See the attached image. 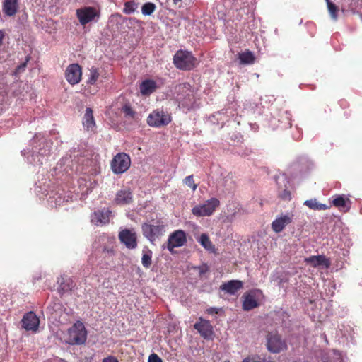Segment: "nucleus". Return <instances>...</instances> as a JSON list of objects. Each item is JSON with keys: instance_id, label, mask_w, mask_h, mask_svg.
<instances>
[{"instance_id": "obj_35", "label": "nucleus", "mask_w": 362, "mask_h": 362, "mask_svg": "<svg viewBox=\"0 0 362 362\" xmlns=\"http://www.w3.org/2000/svg\"><path fill=\"white\" fill-rule=\"evenodd\" d=\"M349 5L354 11L360 12L362 10V0H351Z\"/></svg>"}, {"instance_id": "obj_41", "label": "nucleus", "mask_w": 362, "mask_h": 362, "mask_svg": "<svg viewBox=\"0 0 362 362\" xmlns=\"http://www.w3.org/2000/svg\"><path fill=\"white\" fill-rule=\"evenodd\" d=\"M5 37V32L2 30H0V47L3 44V40Z\"/></svg>"}, {"instance_id": "obj_28", "label": "nucleus", "mask_w": 362, "mask_h": 362, "mask_svg": "<svg viewBox=\"0 0 362 362\" xmlns=\"http://www.w3.org/2000/svg\"><path fill=\"white\" fill-rule=\"evenodd\" d=\"M199 242L206 250L209 251L210 252L214 253L216 252L214 245L212 244L211 240L206 234L202 233L200 235Z\"/></svg>"}, {"instance_id": "obj_7", "label": "nucleus", "mask_w": 362, "mask_h": 362, "mask_svg": "<svg viewBox=\"0 0 362 362\" xmlns=\"http://www.w3.org/2000/svg\"><path fill=\"white\" fill-rule=\"evenodd\" d=\"M170 121V115L162 109H157L153 110L147 118L148 124L155 127L165 126L168 124Z\"/></svg>"}, {"instance_id": "obj_23", "label": "nucleus", "mask_w": 362, "mask_h": 362, "mask_svg": "<svg viewBox=\"0 0 362 362\" xmlns=\"http://www.w3.org/2000/svg\"><path fill=\"white\" fill-rule=\"evenodd\" d=\"M157 88L156 83L153 80H144L139 86L140 93L143 95H149Z\"/></svg>"}, {"instance_id": "obj_32", "label": "nucleus", "mask_w": 362, "mask_h": 362, "mask_svg": "<svg viewBox=\"0 0 362 362\" xmlns=\"http://www.w3.org/2000/svg\"><path fill=\"white\" fill-rule=\"evenodd\" d=\"M327 6V9L331 16L332 18L334 20H337V6L331 1V0H325Z\"/></svg>"}, {"instance_id": "obj_37", "label": "nucleus", "mask_w": 362, "mask_h": 362, "mask_svg": "<svg viewBox=\"0 0 362 362\" xmlns=\"http://www.w3.org/2000/svg\"><path fill=\"white\" fill-rule=\"evenodd\" d=\"M184 182L189 187L192 188L193 191L196 190L197 185L194 183L193 175L187 176L184 180Z\"/></svg>"}, {"instance_id": "obj_3", "label": "nucleus", "mask_w": 362, "mask_h": 362, "mask_svg": "<svg viewBox=\"0 0 362 362\" xmlns=\"http://www.w3.org/2000/svg\"><path fill=\"white\" fill-rule=\"evenodd\" d=\"M266 346L267 350L272 354H279L287 351L288 344L286 339L277 332H268L266 336Z\"/></svg>"}, {"instance_id": "obj_8", "label": "nucleus", "mask_w": 362, "mask_h": 362, "mask_svg": "<svg viewBox=\"0 0 362 362\" xmlns=\"http://www.w3.org/2000/svg\"><path fill=\"white\" fill-rule=\"evenodd\" d=\"M219 204L220 202L217 198H211L204 204L193 207L192 212L196 216H209L214 212Z\"/></svg>"}, {"instance_id": "obj_36", "label": "nucleus", "mask_w": 362, "mask_h": 362, "mask_svg": "<svg viewBox=\"0 0 362 362\" xmlns=\"http://www.w3.org/2000/svg\"><path fill=\"white\" fill-rule=\"evenodd\" d=\"M278 196L279 198L285 201H290L291 199V192L287 188L283 189L282 190L279 189Z\"/></svg>"}, {"instance_id": "obj_29", "label": "nucleus", "mask_w": 362, "mask_h": 362, "mask_svg": "<svg viewBox=\"0 0 362 362\" xmlns=\"http://www.w3.org/2000/svg\"><path fill=\"white\" fill-rule=\"evenodd\" d=\"M239 59L241 64H251L255 62V56L250 51H246L239 54Z\"/></svg>"}, {"instance_id": "obj_30", "label": "nucleus", "mask_w": 362, "mask_h": 362, "mask_svg": "<svg viewBox=\"0 0 362 362\" xmlns=\"http://www.w3.org/2000/svg\"><path fill=\"white\" fill-rule=\"evenodd\" d=\"M121 111L127 119H136L137 118V113L128 103H126L122 106Z\"/></svg>"}, {"instance_id": "obj_6", "label": "nucleus", "mask_w": 362, "mask_h": 362, "mask_svg": "<svg viewBox=\"0 0 362 362\" xmlns=\"http://www.w3.org/2000/svg\"><path fill=\"white\" fill-rule=\"evenodd\" d=\"M131 159L125 153H119L112 158L110 166L115 174H122L126 172L130 167Z\"/></svg>"}, {"instance_id": "obj_45", "label": "nucleus", "mask_w": 362, "mask_h": 362, "mask_svg": "<svg viewBox=\"0 0 362 362\" xmlns=\"http://www.w3.org/2000/svg\"><path fill=\"white\" fill-rule=\"evenodd\" d=\"M206 271V269L205 271H204V270H202H202L200 271V274H203V273H204Z\"/></svg>"}, {"instance_id": "obj_10", "label": "nucleus", "mask_w": 362, "mask_h": 362, "mask_svg": "<svg viewBox=\"0 0 362 362\" xmlns=\"http://www.w3.org/2000/svg\"><path fill=\"white\" fill-rule=\"evenodd\" d=\"M187 242L186 233L182 230H177L172 233L168 240V250L173 252L175 247L183 246Z\"/></svg>"}, {"instance_id": "obj_25", "label": "nucleus", "mask_w": 362, "mask_h": 362, "mask_svg": "<svg viewBox=\"0 0 362 362\" xmlns=\"http://www.w3.org/2000/svg\"><path fill=\"white\" fill-rule=\"evenodd\" d=\"M83 124L87 129H92L95 125L93 110L90 107H87L86 110Z\"/></svg>"}, {"instance_id": "obj_18", "label": "nucleus", "mask_w": 362, "mask_h": 362, "mask_svg": "<svg viewBox=\"0 0 362 362\" xmlns=\"http://www.w3.org/2000/svg\"><path fill=\"white\" fill-rule=\"evenodd\" d=\"M18 8V0H4L2 3V11L5 16H15Z\"/></svg>"}, {"instance_id": "obj_5", "label": "nucleus", "mask_w": 362, "mask_h": 362, "mask_svg": "<svg viewBox=\"0 0 362 362\" xmlns=\"http://www.w3.org/2000/svg\"><path fill=\"white\" fill-rule=\"evenodd\" d=\"M157 223L155 225L144 223L141 225L143 235L153 244L163 235L165 229V225L161 221H158Z\"/></svg>"}, {"instance_id": "obj_34", "label": "nucleus", "mask_w": 362, "mask_h": 362, "mask_svg": "<svg viewBox=\"0 0 362 362\" xmlns=\"http://www.w3.org/2000/svg\"><path fill=\"white\" fill-rule=\"evenodd\" d=\"M98 76H99V73H98V70L96 69L92 68L90 70V76H89L88 81H87L88 83L91 84V85L94 84L96 82V81L98 80Z\"/></svg>"}, {"instance_id": "obj_12", "label": "nucleus", "mask_w": 362, "mask_h": 362, "mask_svg": "<svg viewBox=\"0 0 362 362\" xmlns=\"http://www.w3.org/2000/svg\"><path fill=\"white\" fill-rule=\"evenodd\" d=\"M21 322L25 330L36 332L39 327L40 320L34 312L30 311L23 315Z\"/></svg>"}, {"instance_id": "obj_15", "label": "nucleus", "mask_w": 362, "mask_h": 362, "mask_svg": "<svg viewBox=\"0 0 362 362\" xmlns=\"http://www.w3.org/2000/svg\"><path fill=\"white\" fill-rule=\"evenodd\" d=\"M133 202L132 192L129 188L119 190L115 195L114 203L117 205H128Z\"/></svg>"}, {"instance_id": "obj_31", "label": "nucleus", "mask_w": 362, "mask_h": 362, "mask_svg": "<svg viewBox=\"0 0 362 362\" xmlns=\"http://www.w3.org/2000/svg\"><path fill=\"white\" fill-rule=\"evenodd\" d=\"M138 8L137 4L134 1H129L124 3L123 12L125 14L133 13Z\"/></svg>"}, {"instance_id": "obj_42", "label": "nucleus", "mask_w": 362, "mask_h": 362, "mask_svg": "<svg viewBox=\"0 0 362 362\" xmlns=\"http://www.w3.org/2000/svg\"><path fill=\"white\" fill-rule=\"evenodd\" d=\"M25 66H26V63H23L21 65L18 66L16 69V72H20L22 70H23L25 69Z\"/></svg>"}, {"instance_id": "obj_20", "label": "nucleus", "mask_w": 362, "mask_h": 362, "mask_svg": "<svg viewBox=\"0 0 362 362\" xmlns=\"http://www.w3.org/2000/svg\"><path fill=\"white\" fill-rule=\"evenodd\" d=\"M305 262L312 266L313 267H317L319 266H324L329 268L330 266V261L323 255H313L305 259Z\"/></svg>"}, {"instance_id": "obj_43", "label": "nucleus", "mask_w": 362, "mask_h": 362, "mask_svg": "<svg viewBox=\"0 0 362 362\" xmlns=\"http://www.w3.org/2000/svg\"><path fill=\"white\" fill-rule=\"evenodd\" d=\"M208 313H216L217 314L218 313V310L215 308H211L209 309H208Z\"/></svg>"}, {"instance_id": "obj_26", "label": "nucleus", "mask_w": 362, "mask_h": 362, "mask_svg": "<svg viewBox=\"0 0 362 362\" xmlns=\"http://www.w3.org/2000/svg\"><path fill=\"white\" fill-rule=\"evenodd\" d=\"M142 252L141 264L144 267L148 269L152 264L153 252L148 247H144Z\"/></svg>"}, {"instance_id": "obj_39", "label": "nucleus", "mask_w": 362, "mask_h": 362, "mask_svg": "<svg viewBox=\"0 0 362 362\" xmlns=\"http://www.w3.org/2000/svg\"><path fill=\"white\" fill-rule=\"evenodd\" d=\"M148 362H163V361L156 354H152L148 357Z\"/></svg>"}, {"instance_id": "obj_17", "label": "nucleus", "mask_w": 362, "mask_h": 362, "mask_svg": "<svg viewBox=\"0 0 362 362\" xmlns=\"http://www.w3.org/2000/svg\"><path fill=\"white\" fill-rule=\"evenodd\" d=\"M194 327L204 339H209L213 334V328L209 320L199 318V322H196Z\"/></svg>"}, {"instance_id": "obj_9", "label": "nucleus", "mask_w": 362, "mask_h": 362, "mask_svg": "<svg viewBox=\"0 0 362 362\" xmlns=\"http://www.w3.org/2000/svg\"><path fill=\"white\" fill-rule=\"evenodd\" d=\"M82 69L78 64H69L65 71V78L67 82L74 86L79 83L81 80Z\"/></svg>"}, {"instance_id": "obj_2", "label": "nucleus", "mask_w": 362, "mask_h": 362, "mask_svg": "<svg viewBox=\"0 0 362 362\" xmlns=\"http://www.w3.org/2000/svg\"><path fill=\"white\" fill-rule=\"evenodd\" d=\"M175 66L180 70H192L197 64V59L192 52L185 50H178L173 57Z\"/></svg>"}, {"instance_id": "obj_13", "label": "nucleus", "mask_w": 362, "mask_h": 362, "mask_svg": "<svg viewBox=\"0 0 362 362\" xmlns=\"http://www.w3.org/2000/svg\"><path fill=\"white\" fill-rule=\"evenodd\" d=\"M257 293H262V291L260 290H253L244 294L243 309L245 311H250L259 306V304L256 298Z\"/></svg>"}, {"instance_id": "obj_38", "label": "nucleus", "mask_w": 362, "mask_h": 362, "mask_svg": "<svg viewBox=\"0 0 362 362\" xmlns=\"http://www.w3.org/2000/svg\"><path fill=\"white\" fill-rule=\"evenodd\" d=\"M243 362H265V360H262L261 357L258 355H253L245 358Z\"/></svg>"}, {"instance_id": "obj_14", "label": "nucleus", "mask_w": 362, "mask_h": 362, "mask_svg": "<svg viewBox=\"0 0 362 362\" xmlns=\"http://www.w3.org/2000/svg\"><path fill=\"white\" fill-rule=\"evenodd\" d=\"M178 89L185 93V95L182 93L177 95L179 103L185 106L190 105L194 100V95L192 90L190 89V85L188 83L180 85Z\"/></svg>"}, {"instance_id": "obj_40", "label": "nucleus", "mask_w": 362, "mask_h": 362, "mask_svg": "<svg viewBox=\"0 0 362 362\" xmlns=\"http://www.w3.org/2000/svg\"><path fill=\"white\" fill-rule=\"evenodd\" d=\"M102 362H119L118 360L112 356H109L103 359Z\"/></svg>"}, {"instance_id": "obj_44", "label": "nucleus", "mask_w": 362, "mask_h": 362, "mask_svg": "<svg viewBox=\"0 0 362 362\" xmlns=\"http://www.w3.org/2000/svg\"><path fill=\"white\" fill-rule=\"evenodd\" d=\"M175 4L181 1L182 0H173Z\"/></svg>"}, {"instance_id": "obj_22", "label": "nucleus", "mask_w": 362, "mask_h": 362, "mask_svg": "<svg viewBox=\"0 0 362 362\" xmlns=\"http://www.w3.org/2000/svg\"><path fill=\"white\" fill-rule=\"evenodd\" d=\"M332 204L342 212H348L351 207V201L344 195H339L332 200Z\"/></svg>"}, {"instance_id": "obj_1", "label": "nucleus", "mask_w": 362, "mask_h": 362, "mask_svg": "<svg viewBox=\"0 0 362 362\" xmlns=\"http://www.w3.org/2000/svg\"><path fill=\"white\" fill-rule=\"evenodd\" d=\"M66 342L71 345L85 344L87 339V331L81 321L75 322L69 329Z\"/></svg>"}, {"instance_id": "obj_24", "label": "nucleus", "mask_w": 362, "mask_h": 362, "mask_svg": "<svg viewBox=\"0 0 362 362\" xmlns=\"http://www.w3.org/2000/svg\"><path fill=\"white\" fill-rule=\"evenodd\" d=\"M112 211L107 209L104 208L101 210L95 211L94 213L95 217L97 218V221L102 224H107L110 222V216Z\"/></svg>"}, {"instance_id": "obj_11", "label": "nucleus", "mask_w": 362, "mask_h": 362, "mask_svg": "<svg viewBox=\"0 0 362 362\" xmlns=\"http://www.w3.org/2000/svg\"><path fill=\"white\" fill-rule=\"evenodd\" d=\"M119 239L128 249H135L137 247V237L135 232L129 229H124L119 233Z\"/></svg>"}, {"instance_id": "obj_4", "label": "nucleus", "mask_w": 362, "mask_h": 362, "mask_svg": "<svg viewBox=\"0 0 362 362\" xmlns=\"http://www.w3.org/2000/svg\"><path fill=\"white\" fill-rule=\"evenodd\" d=\"M76 17L83 26L88 23H96L100 17V11L94 6H83L76 11Z\"/></svg>"}, {"instance_id": "obj_19", "label": "nucleus", "mask_w": 362, "mask_h": 362, "mask_svg": "<svg viewBox=\"0 0 362 362\" xmlns=\"http://www.w3.org/2000/svg\"><path fill=\"white\" fill-rule=\"evenodd\" d=\"M243 282L242 281L230 280L221 285L220 289L230 295H235L239 290L243 288Z\"/></svg>"}, {"instance_id": "obj_21", "label": "nucleus", "mask_w": 362, "mask_h": 362, "mask_svg": "<svg viewBox=\"0 0 362 362\" xmlns=\"http://www.w3.org/2000/svg\"><path fill=\"white\" fill-rule=\"evenodd\" d=\"M58 284H59L58 288L59 292L61 294L71 291L72 289L75 287V283L72 279L66 276H62L61 278L58 280Z\"/></svg>"}, {"instance_id": "obj_27", "label": "nucleus", "mask_w": 362, "mask_h": 362, "mask_svg": "<svg viewBox=\"0 0 362 362\" xmlns=\"http://www.w3.org/2000/svg\"><path fill=\"white\" fill-rule=\"evenodd\" d=\"M304 205L313 210H327L330 208V206H327L324 204L319 203L316 199H311L305 201Z\"/></svg>"}, {"instance_id": "obj_16", "label": "nucleus", "mask_w": 362, "mask_h": 362, "mask_svg": "<svg viewBox=\"0 0 362 362\" xmlns=\"http://www.w3.org/2000/svg\"><path fill=\"white\" fill-rule=\"evenodd\" d=\"M293 217V214L281 215L272 223V230L276 233H281L286 226L292 223Z\"/></svg>"}, {"instance_id": "obj_33", "label": "nucleus", "mask_w": 362, "mask_h": 362, "mask_svg": "<svg viewBox=\"0 0 362 362\" xmlns=\"http://www.w3.org/2000/svg\"><path fill=\"white\" fill-rule=\"evenodd\" d=\"M155 9L156 5L153 3L148 2L142 6L141 12L144 16H150L154 12Z\"/></svg>"}]
</instances>
